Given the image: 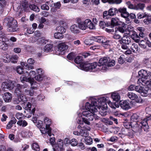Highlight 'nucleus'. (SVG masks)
Returning a JSON list of instances; mask_svg holds the SVG:
<instances>
[{
    "label": "nucleus",
    "instance_id": "1",
    "mask_svg": "<svg viewBox=\"0 0 151 151\" xmlns=\"http://www.w3.org/2000/svg\"><path fill=\"white\" fill-rule=\"evenodd\" d=\"M96 105V102L93 104V105L91 102V104L88 102L86 103V109L82 113L83 115L87 117L86 119L82 118L83 121L86 124L90 125V122L89 121H91L93 120L95 115L93 113L97 111V109L95 107V106Z\"/></svg>",
    "mask_w": 151,
    "mask_h": 151
},
{
    "label": "nucleus",
    "instance_id": "2",
    "mask_svg": "<svg viewBox=\"0 0 151 151\" xmlns=\"http://www.w3.org/2000/svg\"><path fill=\"white\" fill-rule=\"evenodd\" d=\"M109 58L104 57L100 59L99 64L96 62H93L91 63H83L80 65V68L86 71L94 72L99 69V67L102 65L106 66Z\"/></svg>",
    "mask_w": 151,
    "mask_h": 151
},
{
    "label": "nucleus",
    "instance_id": "3",
    "mask_svg": "<svg viewBox=\"0 0 151 151\" xmlns=\"http://www.w3.org/2000/svg\"><path fill=\"white\" fill-rule=\"evenodd\" d=\"M27 85L21 86L19 84H17V88L15 91V93L21 99L22 101L24 102L27 101V99L25 95H30L32 96L34 94V91L32 89L30 90L25 89L24 91L22 90L25 88L27 87Z\"/></svg>",
    "mask_w": 151,
    "mask_h": 151
},
{
    "label": "nucleus",
    "instance_id": "4",
    "mask_svg": "<svg viewBox=\"0 0 151 151\" xmlns=\"http://www.w3.org/2000/svg\"><path fill=\"white\" fill-rule=\"evenodd\" d=\"M3 23L6 24L8 27V29L9 32H13L16 31L17 30V22L12 17H10L5 18Z\"/></svg>",
    "mask_w": 151,
    "mask_h": 151
},
{
    "label": "nucleus",
    "instance_id": "5",
    "mask_svg": "<svg viewBox=\"0 0 151 151\" xmlns=\"http://www.w3.org/2000/svg\"><path fill=\"white\" fill-rule=\"evenodd\" d=\"M91 102L93 105V104L96 102L97 105L95 106V107L97 109L98 108L99 109H101L103 110L107 109V101L106 102V99L105 97L101 98L98 99L97 100L93 99L91 100Z\"/></svg>",
    "mask_w": 151,
    "mask_h": 151
},
{
    "label": "nucleus",
    "instance_id": "6",
    "mask_svg": "<svg viewBox=\"0 0 151 151\" xmlns=\"http://www.w3.org/2000/svg\"><path fill=\"white\" fill-rule=\"evenodd\" d=\"M93 40L95 42L103 44V46L105 48L109 47L111 43L110 41L107 40L105 37L103 36L94 37Z\"/></svg>",
    "mask_w": 151,
    "mask_h": 151
},
{
    "label": "nucleus",
    "instance_id": "7",
    "mask_svg": "<svg viewBox=\"0 0 151 151\" xmlns=\"http://www.w3.org/2000/svg\"><path fill=\"white\" fill-rule=\"evenodd\" d=\"M15 83V82L14 81L7 80L2 83L1 87L4 91H5L6 89L11 90L14 88Z\"/></svg>",
    "mask_w": 151,
    "mask_h": 151
},
{
    "label": "nucleus",
    "instance_id": "8",
    "mask_svg": "<svg viewBox=\"0 0 151 151\" xmlns=\"http://www.w3.org/2000/svg\"><path fill=\"white\" fill-rule=\"evenodd\" d=\"M29 5L28 2L27 0H22L21 2V4H14L13 6L14 7L17 8V9H19L21 8H22L25 11L27 10L28 7H29Z\"/></svg>",
    "mask_w": 151,
    "mask_h": 151
},
{
    "label": "nucleus",
    "instance_id": "9",
    "mask_svg": "<svg viewBox=\"0 0 151 151\" xmlns=\"http://www.w3.org/2000/svg\"><path fill=\"white\" fill-rule=\"evenodd\" d=\"M151 121V115L144 118L141 122L142 128L145 131L147 132L149 129L148 122Z\"/></svg>",
    "mask_w": 151,
    "mask_h": 151
},
{
    "label": "nucleus",
    "instance_id": "10",
    "mask_svg": "<svg viewBox=\"0 0 151 151\" xmlns=\"http://www.w3.org/2000/svg\"><path fill=\"white\" fill-rule=\"evenodd\" d=\"M58 52L57 55L63 54L68 48V46L66 44L65 42L59 43L58 45Z\"/></svg>",
    "mask_w": 151,
    "mask_h": 151
},
{
    "label": "nucleus",
    "instance_id": "11",
    "mask_svg": "<svg viewBox=\"0 0 151 151\" xmlns=\"http://www.w3.org/2000/svg\"><path fill=\"white\" fill-rule=\"evenodd\" d=\"M138 74L141 78L151 80V71L147 72L146 70L142 69L138 72Z\"/></svg>",
    "mask_w": 151,
    "mask_h": 151
},
{
    "label": "nucleus",
    "instance_id": "12",
    "mask_svg": "<svg viewBox=\"0 0 151 151\" xmlns=\"http://www.w3.org/2000/svg\"><path fill=\"white\" fill-rule=\"evenodd\" d=\"M44 121V122L46 124V128H47V129L49 130L48 134L50 135V136H51V128L50 126L52 124L51 120L48 118L46 117L45 118Z\"/></svg>",
    "mask_w": 151,
    "mask_h": 151
},
{
    "label": "nucleus",
    "instance_id": "13",
    "mask_svg": "<svg viewBox=\"0 0 151 151\" xmlns=\"http://www.w3.org/2000/svg\"><path fill=\"white\" fill-rule=\"evenodd\" d=\"M120 105L122 109L125 110H127L130 108L129 102L126 100L121 101Z\"/></svg>",
    "mask_w": 151,
    "mask_h": 151
},
{
    "label": "nucleus",
    "instance_id": "14",
    "mask_svg": "<svg viewBox=\"0 0 151 151\" xmlns=\"http://www.w3.org/2000/svg\"><path fill=\"white\" fill-rule=\"evenodd\" d=\"M20 80L22 81L24 83V81H27V80L29 83L31 84V86L33 85L34 84H35L36 83L35 81L33 78L30 77L27 79L26 77L24 76H22L20 77Z\"/></svg>",
    "mask_w": 151,
    "mask_h": 151
},
{
    "label": "nucleus",
    "instance_id": "15",
    "mask_svg": "<svg viewBox=\"0 0 151 151\" xmlns=\"http://www.w3.org/2000/svg\"><path fill=\"white\" fill-rule=\"evenodd\" d=\"M64 144L63 142V141L61 139H59L56 145V149L57 151H59V150H64L63 147Z\"/></svg>",
    "mask_w": 151,
    "mask_h": 151
},
{
    "label": "nucleus",
    "instance_id": "16",
    "mask_svg": "<svg viewBox=\"0 0 151 151\" xmlns=\"http://www.w3.org/2000/svg\"><path fill=\"white\" fill-rule=\"evenodd\" d=\"M85 23L86 24V27H87L91 29H96L95 25L89 19H87L85 20Z\"/></svg>",
    "mask_w": 151,
    "mask_h": 151
},
{
    "label": "nucleus",
    "instance_id": "17",
    "mask_svg": "<svg viewBox=\"0 0 151 151\" xmlns=\"http://www.w3.org/2000/svg\"><path fill=\"white\" fill-rule=\"evenodd\" d=\"M3 97L4 100L6 102H11L12 98L11 94L9 92L4 93Z\"/></svg>",
    "mask_w": 151,
    "mask_h": 151
},
{
    "label": "nucleus",
    "instance_id": "18",
    "mask_svg": "<svg viewBox=\"0 0 151 151\" xmlns=\"http://www.w3.org/2000/svg\"><path fill=\"white\" fill-rule=\"evenodd\" d=\"M130 49L134 53H137L139 52V48L138 45L136 43H133Z\"/></svg>",
    "mask_w": 151,
    "mask_h": 151
},
{
    "label": "nucleus",
    "instance_id": "19",
    "mask_svg": "<svg viewBox=\"0 0 151 151\" xmlns=\"http://www.w3.org/2000/svg\"><path fill=\"white\" fill-rule=\"evenodd\" d=\"M82 57L81 56H77L74 59V62L78 64H79L78 65L77 67L78 68L82 70L80 68V65H81L83 63H84L86 64L88 63H82L81 64V63L82 61ZM83 70V69H82Z\"/></svg>",
    "mask_w": 151,
    "mask_h": 151
},
{
    "label": "nucleus",
    "instance_id": "20",
    "mask_svg": "<svg viewBox=\"0 0 151 151\" xmlns=\"http://www.w3.org/2000/svg\"><path fill=\"white\" fill-rule=\"evenodd\" d=\"M120 21L117 18H112L111 19V24L113 26H117L119 24Z\"/></svg>",
    "mask_w": 151,
    "mask_h": 151
},
{
    "label": "nucleus",
    "instance_id": "21",
    "mask_svg": "<svg viewBox=\"0 0 151 151\" xmlns=\"http://www.w3.org/2000/svg\"><path fill=\"white\" fill-rule=\"evenodd\" d=\"M127 96L131 100H135L138 98V96L132 92H129L127 94Z\"/></svg>",
    "mask_w": 151,
    "mask_h": 151
},
{
    "label": "nucleus",
    "instance_id": "22",
    "mask_svg": "<svg viewBox=\"0 0 151 151\" xmlns=\"http://www.w3.org/2000/svg\"><path fill=\"white\" fill-rule=\"evenodd\" d=\"M127 25L123 23L122 24L121 27H119L117 29L118 31L122 33H124L126 32V27Z\"/></svg>",
    "mask_w": 151,
    "mask_h": 151
},
{
    "label": "nucleus",
    "instance_id": "23",
    "mask_svg": "<svg viewBox=\"0 0 151 151\" xmlns=\"http://www.w3.org/2000/svg\"><path fill=\"white\" fill-rule=\"evenodd\" d=\"M131 39L129 37H123L122 39V43L125 45H129L131 43Z\"/></svg>",
    "mask_w": 151,
    "mask_h": 151
},
{
    "label": "nucleus",
    "instance_id": "24",
    "mask_svg": "<svg viewBox=\"0 0 151 151\" xmlns=\"http://www.w3.org/2000/svg\"><path fill=\"white\" fill-rule=\"evenodd\" d=\"M111 97L113 100L116 102H118L120 99L119 94L117 93H112Z\"/></svg>",
    "mask_w": 151,
    "mask_h": 151
},
{
    "label": "nucleus",
    "instance_id": "25",
    "mask_svg": "<svg viewBox=\"0 0 151 151\" xmlns=\"http://www.w3.org/2000/svg\"><path fill=\"white\" fill-rule=\"evenodd\" d=\"M17 121V120L14 117L12 118L7 125V128L8 129H10L12 127L13 124H15Z\"/></svg>",
    "mask_w": 151,
    "mask_h": 151
},
{
    "label": "nucleus",
    "instance_id": "26",
    "mask_svg": "<svg viewBox=\"0 0 151 151\" xmlns=\"http://www.w3.org/2000/svg\"><path fill=\"white\" fill-rule=\"evenodd\" d=\"M70 29L71 31L74 33H78L80 32L77 25L75 24H73L70 27Z\"/></svg>",
    "mask_w": 151,
    "mask_h": 151
},
{
    "label": "nucleus",
    "instance_id": "27",
    "mask_svg": "<svg viewBox=\"0 0 151 151\" xmlns=\"http://www.w3.org/2000/svg\"><path fill=\"white\" fill-rule=\"evenodd\" d=\"M109 16H113L118 12V11L116 8H112L109 10Z\"/></svg>",
    "mask_w": 151,
    "mask_h": 151
},
{
    "label": "nucleus",
    "instance_id": "28",
    "mask_svg": "<svg viewBox=\"0 0 151 151\" xmlns=\"http://www.w3.org/2000/svg\"><path fill=\"white\" fill-rule=\"evenodd\" d=\"M78 26V27L81 29L83 30H85L86 28V25L85 23V21L79 22Z\"/></svg>",
    "mask_w": 151,
    "mask_h": 151
},
{
    "label": "nucleus",
    "instance_id": "29",
    "mask_svg": "<svg viewBox=\"0 0 151 151\" xmlns=\"http://www.w3.org/2000/svg\"><path fill=\"white\" fill-rule=\"evenodd\" d=\"M107 103L112 108L115 109L116 108H118L119 106L118 103H112L110 101H107Z\"/></svg>",
    "mask_w": 151,
    "mask_h": 151
},
{
    "label": "nucleus",
    "instance_id": "30",
    "mask_svg": "<svg viewBox=\"0 0 151 151\" xmlns=\"http://www.w3.org/2000/svg\"><path fill=\"white\" fill-rule=\"evenodd\" d=\"M63 34L58 32H55L54 34V37L55 39L61 40L64 37V35Z\"/></svg>",
    "mask_w": 151,
    "mask_h": 151
},
{
    "label": "nucleus",
    "instance_id": "31",
    "mask_svg": "<svg viewBox=\"0 0 151 151\" xmlns=\"http://www.w3.org/2000/svg\"><path fill=\"white\" fill-rule=\"evenodd\" d=\"M53 45L51 44H47L44 47L43 51L49 52L52 50Z\"/></svg>",
    "mask_w": 151,
    "mask_h": 151
},
{
    "label": "nucleus",
    "instance_id": "32",
    "mask_svg": "<svg viewBox=\"0 0 151 151\" xmlns=\"http://www.w3.org/2000/svg\"><path fill=\"white\" fill-rule=\"evenodd\" d=\"M29 7L31 10L36 12H38L40 11L39 8L37 6L34 4L29 5Z\"/></svg>",
    "mask_w": 151,
    "mask_h": 151
},
{
    "label": "nucleus",
    "instance_id": "33",
    "mask_svg": "<svg viewBox=\"0 0 151 151\" xmlns=\"http://www.w3.org/2000/svg\"><path fill=\"white\" fill-rule=\"evenodd\" d=\"M132 38L137 43H138L140 41V38L138 35L136 33H134L132 35Z\"/></svg>",
    "mask_w": 151,
    "mask_h": 151
},
{
    "label": "nucleus",
    "instance_id": "34",
    "mask_svg": "<svg viewBox=\"0 0 151 151\" xmlns=\"http://www.w3.org/2000/svg\"><path fill=\"white\" fill-rule=\"evenodd\" d=\"M145 4L142 3H139L135 5V10H142L145 7Z\"/></svg>",
    "mask_w": 151,
    "mask_h": 151
},
{
    "label": "nucleus",
    "instance_id": "35",
    "mask_svg": "<svg viewBox=\"0 0 151 151\" xmlns=\"http://www.w3.org/2000/svg\"><path fill=\"white\" fill-rule=\"evenodd\" d=\"M121 16L125 19H126V22L127 23H129L130 22L129 18L128 17H129V13L126 11V12L122 14L121 15Z\"/></svg>",
    "mask_w": 151,
    "mask_h": 151
},
{
    "label": "nucleus",
    "instance_id": "36",
    "mask_svg": "<svg viewBox=\"0 0 151 151\" xmlns=\"http://www.w3.org/2000/svg\"><path fill=\"white\" fill-rule=\"evenodd\" d=\"M56 30L58 32L61 33L63 34L65 32V29L63 27L61 26H59L57 27L56 28Z\"/></svg>",
    "mask_w": 151,
    "mask_h": 151
},
{
    "label": "nucleus",
    "instance_id": "37",
    "mask_svg": "<svg viewBox=\"0 0 151 151\" xmlns=\"http://www.w3.org/2000/svg\"><path fill=\"white\" fill-rule=\"evenodd\" d=\"M31 132H28L25 130L22 131L21 133V135L23 137H29L30 136L29 134L31 135Z\"/></svg>",
    "mask_w": 151,
    "mask_h": 151
},
{
    "label": "nucleus",
    "instance_id": "38",
    "mask_svg": "<svg viewBox=\"0 0 151 151\" xmlns=\"http://www.w3.org/2000/svg\"><path fill=\"white\" fill-rule=\"evenodd\" d=\"M17 124L20 126H22V127H25L27 125L28 123L25 120L18 121Z\"/></svg>",
    "mask_w": 151,
    "mask_h": 151
},
{
    "label": "nucleus",
    "instance_id": "39",
    "mask_svg": "<svg viewBox=\"0 0 151 151\" xmlns=\"http://www.w3.org/2000/svg\"><path fill=\"white\" fill-rule=\"evenodd\" d=\"M3 61L5 63H8L10 61V58L8 54H4L3 56Z\"/></svg>",
    "mask_w": 151,
    "mask_h": 151
},
{
    "label": "nucleus",
    "instance_id": "40",
    "mask_svg": "<svg viewBox=\"0 0 151 151\" xmlns=\"http://www.w3.org/2000/svg\"><path fill=\"white\" fill-rule=\"evenodd\" d=\"M85 141L86 143L88 145H90L92 143V139L90 137L88 136L85 137Z\"/></svg>",
    "mask_w": 151,
    "mask_h": 151
},
{
    "label": "nucleus",
    "instance_id": "41",
    "mask_svg": "<svg viewBox=\"0 0 151 151\" xmlns=\"http://www.w3.org/2000/svg\"><path fill=\"white\" fill-rule=\"evenodd\" d=\"M32 148L36 151H39L40 148L37 142H35L32 144Z\"/></svg>",
    "mask_w": 151,
    "mask_h": 151
},
{
    "label": "nucleus",
    "instance_id": "42",
    "mask_svg": "<svg viewBox=\"0 0 151 151\" xmlns=\"http://www.w3.org/2000/svg\"><path fill=\"white\" fill-rule=\"evenodd\" d=\"M18 59V57L17 55H13L10 58V61L13 63H16Z\"/></svg>",
    "mask_w": 151,
    "mask_h": 151
},
{
    "label": "nucleus",
    "instance_id": "43",
    "mask_svg": "<svg viewBox=\"0 0 151 151\" xmlns=\"http://www.w3.org/2000/svg\"><path fill=\"white\" fill-rule=\"evenodd\" d=\"M106 66L108 67H111L115 65V61L113 60H111L109 58V60H108Z\"/></svg>",
    "mask_w": 151,
    "mask_h": 151
},
{
    "label": "nucleus",
    "instance_id": "44",
    "mask_svg": "<svg viewBox=\"0 0 151 151\" xmlns=\"http://www.w3.org/2000/svg\"><path fill=\"white\" fill-rule=\"evenodd\" d=\"M147 18L144 20V22L146 24H148L151 23V15L147 16Z\"/></svg>",
    "mask_w": 151,
    "mask_h": 151
},
{
    "label": "nucleus",
    "instance_id": "45",
    "mask_svg": "<svg viewBox=\"0 0 151 151\" xmlns=\"http://www.w3.org/2000/svg\"><path fill=\"white\" fill-rule=\"evenodd\" d=\"M80 135L83 137H86L88 135V133L86 130L81 129L80 130Z\"/></svg>",
    "mask_w": 151,
    "mask_h": 151
},
{
    "label": "nucleus",
    "instance_id": "46",
    "mask_svg": "<svg viewBox=\"0 0 151 151\" xmlns=\"http://www.w3.org/2000/svg\"><path fill=\"white\" fill-rule=\"evenodd\" d=\"M147 14L146 13H139L137 15V17L139 19H141L142 18H144L147 16Z\"/></svg>",
    "mask_w": 151,
    "mask_h": 151
},
{
    "label": "nucleus",
    "instance_id": "47",
    "mask_svg": "<svg viewBox=\"0 0 151 151\" xmlns=\"http://www.w3.org/2000/svg\"><path fill=\"white\" fill-rule=\"evenodd\" d=\"M99 26L102 29H104L105 28L106 26L108 27V24H106L104 21H100L99 23Z\"/></svg>",
    "mask_w": 151,
    "mask_h": 151
},
{
    "label": "nucleus",
    "instance_id": "48",
    "mask_svg": "<svg viewBox=\"0 0 151 151\" xmlns=\"http://www.w3.org/2000/svg\"><path fill=\"white\" fill-rule=\"evenodd\" d=\"M8 45V44L4 41L2 43L0 48L3 50H6L7 49Z\"/></svg>",
    "mask_w": 151,
    "mask_h": 151
},
{
    "label": "nucleus",
    "instance_id": "49",
    "mask_svg": "<svg viewBox=\"0 0 151 151\" xmlns=\"http://www.w3.org/2000/svg\"><path fill=\"white\" fill-rule=\"evenodd\" d=\"M15 116L17 119H20L23 118L24 115L22 113L17 112L16 113Z\"/></svg>",
    "mask_w": 151,
    "mask_h": 151
},
{
    "label": "nucleus",
    "instance_id": "50",
    "mask_svg": "<svg viewBox=\"0 0 151 151\" xmlns=\"http://www.w3.org/2000/svg\"><path fill=\"white\" fill-rule=\"evenodd\" d=\"M126 3L129 8L135 10V5H134L130 1L127 2Z\"/></svg>",
    "mask_w": 151,
    "mask_h": 151
},
{
    "label": "nucleus",
    "instance_id": "51",
    "mask_svg": "<svg viewBox=\"0 0 151 151\" xmlns=\"http://www.w3.org/2000/svg\"><path fill=\"white\" fill-rule=\"evenodd\" d=\"M122 2V0H109V3L111 4H119Z\"/></svg>",
    "mask_w": 151,
    "mask_h": 151
},
{
    "label": "nucleus",
    "instance_id": "52",
    "mask_svg": "<svg viewBox=\"0 0 151 151\" xmlns=\"http://www.w3.org/2000/svg\"><path fill=\"white\" fill-rule=\"evenodd\" d=\"M40 130L41 132V133L42 134H47L48 135L50 136V135L48 134V130L47 129V128H46H46L42 127L40 129Z\"/></svg>",
    "mask_w": 151,
    "mask_h": 151
},
{
    "label": "nucleus",
    "instance_id": "53",
    "mask_svg": "<svg viewBox=\"0 0 151 151\" xmlns=\"http://www.w3.org/2000/svg\"><path fill=\"white\" fill-rule=\"evenodd\" d=\"M24 69L21 67V66H18L17 68V71L18 73L19 74H21L24 72Z\"/></svg>",
    "mask_w": 151,
    "mask_h": 151
},
{
    "label": "nucleus",
    "instance_id": "54",
    "mask_svg": "<svg viewBox=\"0 0 151 151\" xmlns=\"http://www.w3.org/2000/svg\"><path fill=\"white\" fill-rule=\"evenodd\" d=\"M71 145L73 146H76L78 144V142L76 139H72L70 142Z\"/></svg>",
    "mask_w": 151,
    "mask_h": 151
},
{
    "label": "nucleus",
    "instance_id": "55",
    "mask_svg": "<svg viewBox=\"0 0 151 151\" xmlns=\"http://www.w3.org/2000/svg\"><path fill=\"white\" fill-rule=\"evenodd\" d=\"M143 88L139 86H135V90L137 91L139 93H141L143 91Z\"/></svg>",
    "mask_w": 151,
    "mask_h": 151
},
{
    "label": "nucleus",
    "instance_id": "56",
    "mask_svg": "<svg viewBox=\"0 0 151 151\" xmlns=\"http://www.w3.org/2000/svg\"><path fill=\"white\" fill-rule=\"evenodd\" d=\"M140 93L142 96L144 97L146 96L148 94V91L143 88V91Z\"/></svg>",
    "mask_w": 151,
    "mask_h": 151
},
{
    "label": "nucleus",
    "instance_id": "57",
    "mask_svg": "<svg viewBox=\"0 0 151 151\" xmlns=\"http://www.w3.org/2000/svg\"><path fill=\"white\" fill-rule=\"evenodd\" d=\"M147 79H144L143 86L151 85V81L150 80H147Z\"/></svg>",
    "mask_w": 151,
    "mask_h": 151
},
{
    "label": "nucleus",
    "instance_id": "58",
    "mask_svg": "<svg viewBox=\"0 0 151 151\" xmlns=\"http://www.w3.org/2000/svg\"><path fill=\"white\" fill-rule=\"evenodd\" d=\"M139 118V116L136 114H133L131 117V119L133 121H136Z\"/></svg>",
    "mask_w": 151,
    "mask_h": 151
},
{
    "label": "nucleus",
    "instance_id": "59",
    "mask_svg": "<svg viewBox=\"0 0 151 151\" xmlns=\"http://www.w3.org/2000/svg\"><path fill=\"white\" fill-rule=\"evenodd\" d=\"M38 41L40 44H45L47 42V41L45 40L44 38H42L38 39Z\"/></svg>",
    "mask_w": 151,
    "mask_h": 151
},
{
    "label": "nucleus",
    "instance_id": "60",
    "mask_svg": "<svg viewBox=\"0 0 151 151\" xmlns=\"http://www.w3.org/2000/svg\"><path fill=\"white\" fill-rule=\"evenodd\" d=\"M41 9L42 10H48L49 9V7L47 4H44L41 6Z\"/></svg>",
    "mask_w": 151,
    "mask_h": 151
},
{
    "label": "nucleus",
    "instance_id": "61",
    "mask_svg": "<svg viewBox=\"0 0 151 151\" xmlns=\"http://www.w3.org/2000/svg\"><path fill=\"white\" fill-rule=\"evenodd\" d=\"M118 12L121 13V15L122 14L125 13L127 11V9L125 8H120L118 10Z\"/></svg>",
    "mask_w": 151,
    "mask_h": 151
},
{
    "label": "nucleus",
    "instance_id": "62",
    "mask_svg": "<svg viewBox=\"0 0 151 151\" xmlns=\"http://www.w3.org/2000/svg\"><path fill=\"white\" fill-rule=\"evenodd\" d=\"M26 72L27 73V75H29V76L31 77H34L35 76V75L36 74L35 72V71L32 70L29 73L28 72H27L26 71Z\"/></svg>",
    "mask_w": 151,
    "mask_h": 151
},
{
    "label": "nucleus",
    "instance_id": "63",
    "mask_svg": "<svg viewBox=\"0 0 151 151\" xmlns=\"http://www.w3.org/2000/svg\"><path fill=\"white\" fill-rule=\"evenodd\" d=\"M74 57V54L71 52L69 53L67 56V58L69 60L73 59Z\"/></svg>",
    "mask_w": 151,
    "mask_h": 151
},
{
    "label": "nucleus",
    "instance_id": "64",
    "mask_svg": "<svg viewBox=\"0 0 151 151\" xmlns=\"http://www.w3.org/2000/svg\"><path fill=\"white\" fill-rule=\"evenodd\" d=\"M35 78L38 81H41L43 79L42 75H37L35 77Z\"/></svg>",
    "mask_w": 151,
    "mask_h": 151
}]
</instances>
